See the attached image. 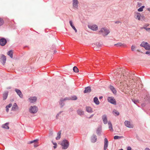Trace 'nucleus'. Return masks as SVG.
I'll return each instance as SVG.
<instances>
[{
    "label": "nucleus",
    "mask_w": 150,
    "mask_h": 150,
    "mask_svg": "<svg viewBox=\"0 0 150 150\" xmlns=\"http://www.w3.org/2000/svg\"><path fill=\"white\" fill-rule=\"evenodd\" d=\"M123 76H122V74H121L118 75L117 76V78L118 79L120 78V79L118 80L117 79V80H118L119 81H120V86H121L122 84L125 83L123 82V81L124 80L125 81L126 79H127V78L129 76V73L128 72H126L125 74L123 73Z\"/></svg>",
    "instance_id": "nucleus-1"
},
{
    "label": "nucleus",
    "mask_w": 150,
    "mask_h": 150,
    "mask_svg": "<svg viewBox=\"0 0 150 150\" xmlns=\"http://www.w3.org/2000/svg\"><path fill=\"white\" fill-rule=\"evenodd\" d=\"M69 143L67 140L64 139L62 140L61 144L62 149H67L69 146Z\"/></svg>",
    "instance_id": "nucleus-2"
},
{
    "label": "nucleus",
    "mask_w": 150,
    "mask_h": 150,
    "mask_svg": "<svg viewBox=\"0 0 150 150\" xmlns=\"http://www.w3.org/2000/svg\"><path fill=\"white\" fill-rule=\"evenodd\" d=\"M109 33L110 31L109 30L105 28H102L99 31V33L100 34H102L103 36L107 35Z\"/></svg>",
    "instance_id": "nucleus-3"
},
{
    "label": "nucleus",
    "mask_w": 150,
    "mask_h": 150,
    "mask_svg": "<svg viewBox=\"0 0 150 150\" xmlns=\"http://www.w3.org/2000/svg\"><path fill=\"white\" fill-rule=\"evenodd\" d=\"M29 111L31 113H35L38 111V108L35 105L31 106L30 108Z\"/></svg>",
    "instance_id": "nucleus-4"
},
{
    "label": "nucleus",
    "mask_w": 150,
    "mask_h": 150,
    "mask_svg": "<svg viewBox=\"0 0 150 150\" xmlns=\"http://www.w3.org/2000/svg\"><path fill=\"white\" fill-rule=\"evenodd\" d=\"M140 46L141 47H143L146 50H150V45H149L147 42L143 41L140 44Z\"/></svg>",
    "instance_id": "nucleus-5"
},
{
    "label": "nucleus",
    "mask_w": 150,
    "mask_h": 150,
    "mask_svg": "<svg viewBox=\"0 0 150 150\" xmlns=\"http://www.w3.org/2000/svg\"><path fill=\"white\" fill-rule=\"evenodd\" d=\"M7 43V40L5 38L2 37L0 39V45L1 46H4Z\"/></svg>",
    "instance_id": "nucleus-6"
},
{
    "label": "nucleus",
    "mask_w": 150,
    "mask_h": 150,
    "mask_svg": "<svg viewBox=\"0 0 150 150\" xmlns=\"http://www.w3.org/2000/svg\"><path fill=\"white\" fill-rule=\"evenodd\" d=\"M108 102L114 105H116V100L113 97H108Z\"/></svg>",
    "instance_id": "nucleus-7"
},
{
    "label": "nucleus",
    "mask_w": 150,
    "mask_h": 150,
    "mask_svg": "<svg viewBox=\"0 0 150 150\" xmlns=\"http://www.w3.org/2000/svg\"><path fill=\"white\" fill-rule=\"evenodd\" d=\"M125 125L128 128H132L133 127V125L131 122L127 120H126L124 122Z\"/></svg>",
    "instance_id": "nucleus-8"
},
{
    "label": "nucleus",
    "mask_w": 150,
    "mask_h": 150,
    "mask_svg": "<svg viewBox=\"0 0 150 150\" xmlns=\"http://www.w3.org/2000/svg\"><path fill=\"white\" fill-rule=\"evenodd\" d=\"M37 100L36 97H31L28 98V100L30 103H35Z\"/></svg>",
    "instance_id": "nucleus-9"
},
{
    "label": "nucleus",
    "mask_w": 150,
    "mask_h": 150,
    "mask_svg": "<svg viewBox=\"0 0 150 150\" xmlns=\"http://www.w3.org/2000/svg\"><path fill=\"white\" fill-rule=\"evenodd\" d=\"M88 27L89 28L93 30H97L98 29V26L96 25H88Z\"/></svg>",
    "instance_id": "nucleus-10"
},
{
    "label": "nucleus",
    "mask_w": 150,
    "mask_h": 150,
    "mask_svg": "<svg viewBox=\"0 0 150 150\" xmlns=\"http://www.w3.org/2000/svg\"><path fill=\"white\" fill-rule=\"evenodd\" d=\"M78 1L77 0H73V8L75 9L78 8Z\"/></svg>",
    "instance_id": "nucleus-11"
},
{
    "label": "nucleus",
    "mask_w": 150,
    "mask_h": 150,
    "mask_svg": "<svg viewBox=\"0 0 150 150\" xmlns=\"http://www.w3.org/2000/svg\"><path fill=\"white\" fill-rule=\"evenodd\" d=\"M69 99L67 97L65 98H61L60 100V102L59 103L60 105L61 106V107H62L64 105V103L63 102V101L64 100H67Z\"/></svg>",
    "instance_id": "nucleus-12"
},
{
    "label": "nucleus",
    "mask_w": 150,
    "mask_h": 150,
    "mask_svg": "<svg viewBox=\"0 0 150 150\" xmlns=\"http://www.w3.org/2000/svg\"><path fill=\"white\" fill-rule=\"evenodd\" d=\"M38 139H37L33 141H30L29 142L30 144H31L33 143H34V146L35 147H37L39 146L38 143Z\"/></svg>",
    "instance_id": "nucleus-13"
},
{
    "label": "nucleus",
    "mask_w": 150,
    "mask_h": 150,
    "mask_svg": "<svg viewBox=\"0 0 150 150\" xmlns=\"http://www.w3.org/2000/svg\"><path fill=\"white\" fill-rule=\"evenodd\" d=\"M104 150H106L107 149V147L108 146V142L107 139L106 138H105L104 139Z\"/></svg>",
    "instance_id": "nucleus-14"
},
{
    "label": "nucleus",
    "mask_w": 150,
    "mask_h": 150,
    "mask_svg": "<svg viewBox=\"0 0 150 150\" xmlns=\"http://www.w3.org/2000/svg\"><path fill=\"white\" fill-rule=\"evenodd\" d=\"M1 61H2V64H3L4 65L6 63V57L4 54H2L1 55Z\"/></svg>",
    "instance_id": "nucleus-15"
},
{
    "label": "nucleus",
    "mask_w": 150,
    "mask_h": 150,
    "mask_svg": "<svg viewBox=\"0 0 150 150\" xmlns=\"http://www.w3.org/2000/svg\"><path fill=\"white\" fill-rule=\"evenodd\" d=\"M102 118L103 123L105 124H107L108 123V120L107 117L106 115H104L102 117Z\"/></svg>",
    "instance_id": "nucleus-16"
},
{
    "label": "nucleus",
    "mask_w": 150,
    "mask_h": 150,
    "mask_svg": "<svg viewBox=\"0 0 150 150\" xmlns=\"http://www.w3.org/2000/svg\"><path fill=\"white\" fill-rule=\"evenodd\" d=\"M141 15L140 13L137 12L135 13L134 15V17L136 19L140 20Z\"/></svg>",
    "instance_id": "nucleus-17"
},
{
    "label": "nucleus",
    "mask_w": 150,
    "mask_h": 150,
    "mask_svg": "<svg viewBox=\"0 0 150 150\" xmlns=\"http://www.w3.org/2000/svg\"><path fill=\"white\" fill-rule=\"evenodd\" d=\"M86 110L89 113H91L93 112L92 108L90 106H86Z\"/></svg>",
    "instance_id": "nucleus-18"
},
{
    "label": "nucleus",
    "mask_w": 150,
    "mask_h": 150,
    "mask_svg": "<svg viewBox=\"0 0 150 150\" xmlns=\"http://www.w3.org/2000/svg\"><path fill=\"white\" fill-rule=\"evenodd\" d=\"M91 91V87L89 86H88L85 88V90L83 92L84 93H89Z\"/></svg>",
    "instance_id": "nucleus-19"
},
{
    "label": "nucleus",
    "mask_w": 150,
    "mask_h": 150,
    "mask_svg": "<svg viewBox=\"0 0 150 150\" xmlns=\"http://www.w3.org/2000/svg\"><path fill=\"white\" fill-rule=\"evenodd\" d=\"M109 88L113 94H115L116 93V90L113 86L110 85L109 86Z\"/></svg>",
    "instance_id": "nucleus-20"
},
{
    "label": "nucleus",
    "mask_w": 150,
    "mask_h": 150,
    "mask_svg": "<svg viewBox=\"0 0 150 150\" xmlns=\"http://www.w3.org/2000/svg\"><path fill=\"white\" fill-rule=\"evenodd\" d=\"M77 113L78 115L81 116L84 114V112L81 109H79L77 110Z\"/></svg>",
    "instance_id": "nucleus-21"
},
{
    "label": "nucleus",
    "mask_w": 150,
    "mask_h": 150,
    "mask_svg": "<svg viewBox=\"0 0 150 150\" xmlns=\"http://www.w3.org/2000/svg\"><path fill=\"white\" fill-rule=\"evenodd\" d=\"M97 140L96 136L95 135L93 134L91 137V141L92 142H95Z\"/></svg>",
    "instance_id": "nucleus-22"
},
{
    "label": "nucleus",
    "mask_w": 150,
    "mask_h": 150,
    "mask_svg": "<svg viewBox=\"0 0 150 150\" xmlns=\"http://www.w3.org/2000/svg\"><path fill=\"white\" fill-rule=\"evenodd\" d=\"M18 108V106H17L16 103H14L12 107V110L13 111H16V109Z\"/></svg>",
    "instance_id": "nucleus-23"
},
{
    "label": "nucleus",
    "mask_w": 150,
    "mask_h": 150,
    "mask_svg": "<svg viewBox=\"0 0 150 150\" xmlns=\"http://www.w3.org/2000/svg\"><path fill=\"white\" fill-rule=\"evenodd\" d=\"M69 23L71 26L72 27V28L75 30V31L76 33L77 32V30L76 29V28L75 27L72 21H69Z\"/></svg>",
    "instance_id": "nucleus-24"
},
{
    "label": "nucleus",
    "mask_w": 150,
    "mask_h": 150,
    "mask_svg": "<svg viewBox=\"0 0 150 150\" xmlns=\"http://www.w3.org/2000/svg\"><path fill=\"white\" fill-rule=\"evenodd\" d=\"M61 131H59L57 133V136L56 138L57 140H59L61 138Z\"/></svg>",
    "instance_id": "nucleus-25"
},
{
    "label": "nucleus",
    "mask_w": 150,
    "mask_h": 150,
    "mask_svg": "<svg viewBox=\"0 0 150 150\" xmlns=\"http://www.w3.org/2000/svg\"><path fill=\"white\" fill-rule=\"evenodd\" d=\"M108 125H109V130L111 132H112L113 131V129L112 127V125L110 122H108Z\"/></svg>",
    "instance_id": "nucleus-26"
},
{
    "label": "nucleus",
    "mask_w": 150,
    "mask_h": 150,
    "mask_svg": "<svg viewBox=\"0 0 150 150\" xmlns=\"http://www.w3.org/2000/svg\"><path fill=\"white\" fill-rule=\"evenodd\" d=\"M7 54L11 58H12L13 57V52L12 50L8 51L7 53Z\"/></svg>",
    "instance_id": "nucleus-27"
},
{
    "label": "nucleus",
    "mask_w": 150,
    "mask_h": 150,
    "mask_svg": "<svg viewBox=\"0 0 150 150\" xmlns=\"http://www.w3.org/2000/svg\"><path fill=\"white\" fill-rule=\"evenodd\" d=\"M114 45L117 47H119L121 46H124L125 45L124 44H122L121 43H119L117 44H115Z\"/></svg>",
    "instance_id": "nucleus-28"
},
{
    "label": "nucleus",
    "mask_w": 150,
    "mask_h": 150,
    "mask_svg": "<svg viewBox=\"0 0 150 150\" xmlns=\"http://www.w3.org/2000/svg\"><path fill=\"white\" fill-rule=\"evenodd\" d=\"M94 102L97 105H98L99 104V102L98 98L97 97H95L94 98Z\"/></svg>",
    "instance_id": "nucleus-29"
},
{
    "label": "nucleus",
    "mask_w": 150,
    "mask_h": 150,
    "mask_svg": "<svg viewBox=\"0 0 150 150\" xmlns=\"http://www.w3.org/2000/svg\"><path fill=\"white\" fill-rule=\"evenodd\" d=\"M8 124L7 123H5V124L2 125V127L3 128L6 129H9V127L8 126Z\"/></svg>",
    "instance_id": "nucleus-30"
},
{
    "label": "nucleus",
    "mask_w": 150,
    "mask_h": 150,
    "mask_svg": "<svg viewBox=\"0 0 150 150\" xmlns=\"http://www.w3.org/2000/svg\"><path fill=\"white\" fill-rule=\"evenodd\" d=\"M96 45L98 48L97 49L99 50L100 49V47L101 46L102 44L100 42H97L96 43Z\"/></svg>",
    "instance_id": "nucleus-31"
},
{
    "label": "nucleus",
    "mask_w": 150,
    "mask_h": 150,
    "mask_svg": "<svg viewBox=\"0 0 150 150\" xmlns=\"http://www.w3.org/2000/svg\"><path fill=\"white\" fill-rule=\"evenodd\" d=\"M124 137L122 136H115L114 137V138L115 139H117L123 138Z\"/></svg>",
    "instance_id": "nucleus-32"
},
{
    "label": "nucleus",
    "mask_w": 150,
    "mask_h": 150,
    "mask_svg": "<svg viewBox=\"0 0 150 150\" xmlns=\"http://www.w3.org/2000/svg\"><path fill=\"white\" fill-rule=\"evenodd\" d=\"M69 99H68V100H76L77 98V97L75 96H72L71 98H68Z\"/></svg>",
    "instance_id": "nucleus-33"
},
{
    "label": "nucleus",
    "mask_w": 150,
    "mask_h": 150,
    "mask_svg": "<svg viewBox=\"0 0 150 150\" xmlns=\"http://www.w3.org/2000/svg\"><path fill=\"white\" fill-rule=\"evenodd\" d=\"M101 127H99L98 128L96 131V133L98 135L100 134L101 133Z\"/></svg>",
    "instance_id": "nucleus-34"
},
{
    "label": "nucleus",
    "mask_w": 150,
    "mask_h": 150,
    "mask_svg": "<svg viewBox=\"0 0 150 150\" xmlns=\"http://www.w3.org/2000/svg\"><path fill=\"white\" fill-rule=\"evenodd\" d=\"M132 101L135 104H137L139 103V100L137 99H132Z\"/></svg>",
    "instance_id": "nucleus-35"
},
{
    "label": "nucleus",
    "mask_w": 150,
    "mask_h": 150,
    "mask_svg": "<svg viewBox=\"0 0 150 150\" xmlns=\"http://www.w3.org/2000/svg\"><path fill=\"white\" fill-rule=\"evenodd\" d=\"M73 71L75 72H78L79 71V69L76 66H74L73 68Z\"/></svg>",
    "instance_id": "nucleus-36"
},
{
    "label": "nucleus",
    "mask_w": 150,
    "mask_h": 150,
    "mask_svg": "<svg viewBox=\"0 0 150 150\" xmlns=\"http://www.w3.org/2000/svg\"><path fill=\"white\" fill-rule=\"evenodd\" d=\"M113 113L115 114L117 116H118L119 115V113L116 110H114L113 111Z\"/></svg>",
    "instance_id": "nucleus-37"
},
{
    "label": "nucleus",
    "mask_w": 150,
    "mask_h": 150,
    "mask_svg": "<svg viewBox=\"0 0 150 150\" xmlns=\"http://www.w3.org/2000/svg\"><path fill=\"white\" fill-rule=\"evenodd\" d=\"M4 21L3 19L1 18H0V26L2 25L4 23Z\"/></svg>",
    "instance_id": "nucleus-38"
},
{
    "label": "nucleus",
    "mask_w": 150,
    "mask_h": 150,
    "mask_svg": "<svg viewBox=\"0 0 150 150\" xmlns=\"http://www.w3.org/2000/svg\"><path fill=\"white\" fill-rule=\"evenodd\" d=\"M52 142L53 144L54 145V146H53L54 148V149H55L56 148L57 146V143L56 142H53V141H52Z\"/></svg>",
    "instance_id": "nucleus-39"
},
{
    "label": "nucleus",
    "mask_w": 150,
    "mask_h": 150,
    "mask_svg": "<svg viewBox=\"0 0 150 150\" xmlns=\"http://www.w3.org/2000/svg\"><path fill=\"white\" fill-rule=\"evenodd\" d=\"M144 8V6H142L138 9V11L139 12H142L143 11V9Z\"/></svg>",
    "instance_id": "nucleus-40"
},
{
    "label": "nucleus",
    "mask_w": 150,
    "mask_h": 150,
    "mask_svg": "<svg viewBox=\"0 0 150 150\" xmlns=\"http://www.w3.org/2000/svg\"><path fill=\"white\" fill-rule=\"evenodd\" d=\"M15 90L17 94H22L20 90L16 88L15 89Z\"/></svg>",
    "instance_id": "nucleus-41"
},
{
    "label": "nucleus",
    "mask_w": 150,
    "mask_h": 150,
    "mask_svg": "<svg viewBox=\"0 0 150 150\" xmlns=\"http://www.w3.org/2000/svg\"><path fill=\"white\" fill-rule=\"evenodd\" d=\"M62 112V111H60L58 113L56 116V119H58L59 118V116L61 114V113Z\"/></svg>",
    "instance_id": "nucleus-42"
},
{
    "label": "nucleus",
    "mask_w": 150,
    "mask_h": 150,
    "mask_svg": "<svg viewBox=\"0 0 150 150\" xmlns=\"http://www.w3.org/2000/svg\"><path fill=\"white\" fill-rule=\"evenodd\" d=\"M8 96V94H4L3 96V100H5L7 98Z\"/></svg>",
    "instance_id": "nucleus-43"
},
{
    "label": "nucleus",
    "mask_w": 150,
    "mask_h": 150,
    "mask_svg": "<svg viewBox=\"0 0 150 150\" xmlns=\"http://www.w3.org/2000/svg\"><path fill=\"white\" fill-rule=\"evenodd\" d=\"M12 106V104L11 103H10L9 105H7L6 106V107H7L8 108H9L11 107Z\"/></svg>",
    "instance_id": "nucleus-44"
},
{
    "label": "nucleus",
    "mask_w": 150,
    "mask_h": 150,
    "mask_svg": "<svg viewBox=\"0 0 150 150\" xmlns=\"http://www.w3.org/2000/svg\"><path fill=\"white\" fill-rule=\"evenodd\" d=\"M135 48V47L134 46L132 45V46L131 49L132 51H134Z\"/></svg>",
    "instance_id": "nucleus-45"
},
{
    "label": "nucleus",
    "mask_w": 150,
    "mask_h": 150,
    "mask_svg": "<svg viewBox=\"0 0 150 150\" xmlns=\"http://www.w3.org/2000/svg\"><path fill=\"white\" fill-rule=\"evenodd\" d=\"M145 54H146L150 55V51H148L146 52Z\"/></svg>",
    "instance_id": "nucleus-46"
},
{
    "label": "nucleus",
    "mask_w": 150,
    "mask_h": 150,
    "mask_svg": "<svg viewBox=\"0 0 150 150\" xmlns=\"http://www.w3.org/2000/svg\"><path fill=\"white\" fill-rule=\"evenodd\" d=\"M137 5L138 7H139L141 6V3L140 2H138Z\"/></svg>",
    "instance_id": "nucleus-47"
},
{
    "label": "nucleus",
    "mask_w": 150,
    "mask_h": 150,
    "mask_svg": "<svg viewBox=\"0 0 150 150\" xmlns=\"http://www.w3.org/2000/svg\"><path fill=\"white\" fill-rule=\"evenodd\" d=\"M131 149H132L131 148L130 146H129L127 147V150H131Z\"/></svg>",
    "instance_id": "nucleus-48"
},
{
    "label": "nucleus",
    "mask_w": 150,
    "mask_h": 150,
    "mask_svg": "<svg viewBox=\"0 0 150 150\" xmlns=\"http://www.w3.org/2000/svg\"><path fill=\"white\" fill-rule=\"evenodd\" d=\"M115 23L118 24L119 23H121V22L120 21H116L115 22Z\"/></svg>",
    "instance_id": "nucleus-49"
},
{
    "label": "nucleus",
    "mask_w": 150,
    "mask_h": 150,
    "mask_svg": "<svg viewBox=\"0 0 150 150\" xmlns=\"http://www.w3.org/2000/svg\"><path fill=\"white\" fill-rule=\"evenodd\" d=\"M146 30L150 32V28H147L146 29Z\"/></svg>",
    "instance_id": "nucleus-50"
},
{
    "label": "nucleus",
    "mask_w": 150,
    "mask_h": 150,
    "mask_svg": "<svg viewBox=\"0 0 150 150\" xmlns=\"http://www.w3.org/2000/svg\"><path fill=\"white\" fill-rule=\"evenodd\" d=\"M149 24H146L145 25H144V26L146 27L149 26Z\"/></svg>",
    "instance_id": "nucleus-51"
},
{
    "label": "nucleus",
    "mask_w": 150,
    "mask_h": 150,
    "mask_svg": "<svg viewBox=\"0 0 150 150\" xmlns=\"http://www.w3.org/2000/svg\"><path fill=\"white\" fill-rule=\"evenodd\" d=\"M21 98H22L23 97V94H18Z\"/></svg>",
    "instance_id": "nucleus-52"
},
{
    "label": "nucleus",
    "mask_w": 150,
    "mask_h": 150,
    "mask_svg": "<svg viewBox=\"0 0 150 150\" xmlns=\"http://www.w3.org/2000/svg\"><path fill=\"white\" fill-rule=\"evenodd\" d=\"M6 111L8 112V111H9V109H8V108L7 107H6Z\"/></svg>",
    "instance_id": "nucleus-53"
},
{
    "label": "nucleus",
    "mask_w": 150,
    "mask_h": 150,
    "mask_svg": "<svg viewBox=\"0 0 150 150\" xmlns=\"http://www.w3.org/2000/svg\"><path fill=\"white\" fill-rule=\"evenodd\" d=\"M94 115V114L92 115L91 116L88 117V118L90 119L92 118Z\"/></svg>",
    "instance_id": "nucleus-54"
},
{
    "label": "nucleus",
    "mask_w": 150,
    "mask_h": 150,
    "mask_svg": "<svg viewBox=\"0 0 150 150\" xmlns=\"http://www.w3.org/2000/svg\"><path fill=\"white\" fill-rule=\"evenodd\" d=\"M145 150H150V149H149V148H146L145 149Z\"/></svg>",
    "instance_id": "nucleus-55"
},
{
    "label": "nucleus",
    "mask_w": 150,
    "mask_h": 150,
    "mask_svg": "<svg viewBox=\"0 0 150 150\" xmlns=\"http://www.w3.org/2000/svg\"><path fill=\"white\" fill-rule=\"evenodd\" d=\"M143 28H144V29H145L146 30V28H146V27H145V26H144Z\"/></svg>",
    "instance_id": "nucleus-56"
},
{
    "label": "nucleus",
    "mask_w": 150,
    "mask_h": 150,
    "mask_svg": "<svg viewBox=\"0 0 150 150\" xmlns=\"http://www.w3.org/2000/svg\"><path fill=\"white\" fill-rule=\"evenodd\" d=\"M147 10L148 11H150V8H148L147 9Z\"/></svg>",
    "instance_id": "nucleus-57"
},
{
    "label": "nucleus",
    "mask_w": 150,
    "mask_h": 150,
    "mask_svg": "<svg viewBox=\"0 0 150 150\" xmlns=\"http://www.w3.org/2000/svg\"><path fill=\"white\" fill-rule=\"evenodd\" d=\"M140 29H142V30L143 29H144L143 27H140Z\"/></svg>",
    "instance_id": "nucleus-58"
},
{
    "label": "nucleus",
    "mask_w": 150,
    "mask_h": 150,
    "mask_svg": "<svg viewBox=\"0 0 150 150\" xmlns=\"http://www.w3.org/2000/svg\"><path fill=\"white\" fill-rule=\"evenodd\" d=\"M50 134H51V135H53V132H51L50 133Z\"/></svg>",
    "instance_id": "nucleus-59"
},
{
    "label": "nucleus",
    "mask_w": 150,
    "mask_h": 150,
    "mask_svg": "<svg viewBox=\"0 0 150 150\" xmlns=\"http://www.w3.org/2000/svg\"><path fill=\"white\" fill-rule=\"evenodd\" d=\"M102 98H103V97H102V96L100 97H99V99H101Z\"/></svg>",
    "instance_id": "nucleus-60"
},
{
    "label": "nucleus",
    "mask_w": 150,
    "mask_h": 150,
    "mask_svg": "<svg viewBox=\"0 0 150 150\" xmlns=\"http://www.w3.org/2000/svg\"><path fill=\"white\" fill-rule=\"evenodd\" d=\"M8 91H7L4 94H8Z\"/></svg>",
    "instance_id": "nucleus-61"
},
{
    "label": "nucleus",
    "mask_w": 150,
    "mask_h": 150,
    "mask_svg": "<svg viewBox=\"0 0 150 150\" xmlns=\"http://www.w3.org/2000/svg\"><path fill=\"white\" fill-rule=\"evenodd\" d=\"M94 49L95 50H97L96 48L95 47H94Z\"/></svg>",
    "instance_id": "nucleus-62"
},
{
    "label": "nucleus",
    "mask_w": 150,
    "mask_h": 150,
    "mask_svg": "<svg viewBox=\"0 0 150 150\" xmlns=\"http://www.w3.org/2000/svg\"><path fill=\"white\" fill-rule=\"evenodd\" d=\"M8 88H9H9H11V87H8Z\"/></svg>",
    "instance_id": "nucleus-63"
},
{
    "label": "nucleus",
    "mask_w": 150,
    "mask_h": 150,
    "mask_svg": "<svg viewBox=\"0 0 150 150\" xmlns=\"http://www.w3.org/2000/svg\"><path fill=\"white\" fill-rule=\"evenodd\" d=\"M123 150V149H120V150Z\"/></svg>",
    "instance_id": "nucleus-64"
}]
</instances>
